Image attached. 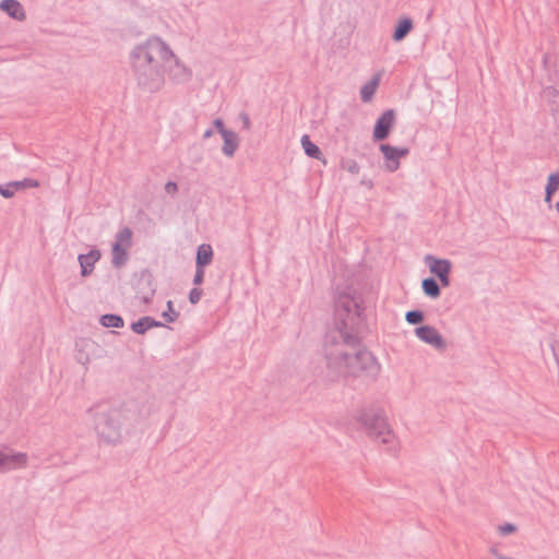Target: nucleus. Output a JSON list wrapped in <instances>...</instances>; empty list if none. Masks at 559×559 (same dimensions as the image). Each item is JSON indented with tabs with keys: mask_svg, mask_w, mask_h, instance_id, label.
Returning a JSON list of instances; mask_svg holds the SVG:
<instances>
[{
	"mask_svg": "<svg viewBox=\"0 0 559 559\" xmlns=\"http://www.w3.org/2000/svg\"><path fill=\"white\" fill-rule=\"evenodd\" d=\"M360 296L352 288L338 293L335 300L336 326L325 337L324 359L335 379L354 378L374 382L381 371L377 357L360 345L357 329L361 323Z\"/></svg>",
	"mask_w": 559,
	"mask_h": 559,
	"instance_id": "obj_1",
	"label": "nucleus"
},
{
	"mask_svg": "<svg viewBox=\"0 0 559 559\" xmlns=\"http://www.w3.org/2000/svg\"><path fill=\"white\" fill-rule=\"evenodd\" d=\"M129 67L136 86L147 93L163 90L166 74L177 85L187 84L193 75L192 69L158 35H150L130 49Z\"/></svg>",
	"mask_w": 559,
	"mask_h": 559,
	"instance_id": "obj_2",
	"label": "nucleus"
},
{
	"mask_svg": "<svg viewBox=\"0 0 559 559\" xmlns=\"http://www.w3.org/2000/svg\"><path fill=\"white\" fill-rule=\"evenodd\" d=\"M142 419L140 406L134 402L98 409L94 414V430L100 443L118 445Z\"/></svg>",
	"mask_w": 559,
	"mask_h": 559,
	"instance_id": "obj_3",
	"label": "nucleus"
},
{
	"mask_svg": "<svg viewBox=\"0 0 559 559\" xmlns=\"http://www.w3.org/2000/svg\"><path fill=\"white\" fill-rule=\"evenodd\" d=\"M356 420L374 441L389 448L396 447V436L382 409L373 407L362 408L357 413Z\"/></svg>",
	"mask_w": 559,
	"mask_h": 559,
	"instance_id": "obj_4",
	"label": "nucleus"
},
{
	"mask_svg": "<svg viewBox=\"0 0 559 559\" xmlns=\"http://www.w3.org/2000/svg\"><path fill=\"white\" fill-rule=\"evenodd\" d=\"M133 233L129 227L120 229L111 247V264L120 269L129 260V250L132 247Z\"/></svg>",
	"mask_w": 559,
	"mask_h": 559,
	"instance_id": "obj_5",
	"label": "nucleus"
},
{
	"mask_svg": "<svg viewBox=\"0 0 559 559\" xmlns=\"http://www.w3.org/2000/svg\"><path fill=\"white\" fill-rule=\"evenodd\" d=\"M28 456L24 452H15L10 448L0 450V473L25 468Z\"/></svg>",
	"mask_w": 559,
	"mask_h": 559,
	"instance_id": "obj_6",
	"label": "nucleus"
},
{
	"mask_svg": "<svg viewBox=\"0 0 559 559\" xmlns=\"http://www.w3.org/2000/svg\"><path fill=\"white\" fill-rule=\"evenodd\" d=\"M424 261L430 273L438 277L441 286L448 287L450 285V273L452 270L451 261L448 259L436 258L431 254H427Z\"/></svg>",
	"mask_w": 559,
	"mask_h": 559,
	"instance_id": "obj_7",
	"label": "nucleus"
},
{
	"mask_svg": "<svg viewBox=\"0 0 559 559\" xmlns=\"http://www.w3.org/2000/svg\"><path fill=\"white\" fill-rule=\"evenodd\" d=\"M380 152L384 158V169L389 173L396 171L401 166V158L406 157L409 153L407 147H397L390 144H380Z\"/></svg>",
	"mask_w": 559,
	"mask_h": 559,
	"instance_id": "obj_8",
	"label": "nucleus"
},
{
	"mask_svg": "<svg viewBox=\"0 0 559 559\" xmlns=\"http://www.w3.org/2000/svg\"><path fill=\"white\" fill-rule=\"evenodd\" d=\"M417 338L421 342L432 346L438 350H444L447 348V342L438 330L431 325H421L414 330Z\"/></svg>",
	"mask_w": 559,
	"mask_h": 559,
	"instance_id": "obj_9",
	"label": "nucleus"
},
{
	"mask_svg": "<svg viewBox=\"0 0 559 559\" xmlns=\"http://www.w3.org/2000/svg\"><path fill=\"white\" fill-rule=\"evenodd\" d=\"M395 122V114L392 109L385 110L376 121L373 129V140L382 141L390 134L391 129Z\"/></svg>",
	"mask_w": 559,
	"mask_h": 559,
	"instance_id": "obj_10",
	"label": "nucleus"
},
{
	"mask_svg": "<svg viewBox=\"0 0 559 559\" xmlns=\"http://www.w3.org/2000/svg\"><path fill=\"white\" fill-rule=\"evenodd\" d=\"M0 11L17 22H24L27 17L26 11L19 0H1Z\"/></svg>",
	"mask_w": 559,
	"mask_h": 559,
	"instance_id": "obj_11",
	"label": "nucleus"
},
{
	"mask_svg": "<svg viewBox=\"0 0 559 559\" xmlns=\"http://www.w3.org/2000/svg\"><path fill=\"white\" fill-rule=\"evenodd\" d=\"M102 258V253L98 249L93 248L90 252L84 254H79L78 261L81 269V276L87 277L90 276L95 267L96 262Z\"/></svg>",
	"mask_w": 559,
	"mask_h": 559,
	"instance_id": "obj_12",
	"label": "nucleus"
},
{
	"mask_svg": "<svg viewBox=\"0 0 559 559\" xmlns=\"http://www.w3.org/2000/svg\"><path fill=\"white\" fill-rule=\"evenodd\" d=\"M222 152L226 157H233L239 147V136L235 131L224 132Z\"/></svg>",
	"mask_w": 559,
	"mask_h": 559,
	"instance_id": "obj_13",
	"label": "nucleus"
},
{
	"mask_svg": "<svg viewBox=\"0 0 559 559\" xmlns=\"http://www.w3.org/2000/svg\"><path fill=\"white\" fill-rule=\"evenodd\" d=\"M213 249L209 243H202L198 247L195 257V266L204 267L213 260Z\"/></svg>",
	"mask_w": 559,
	"mask_h": 559,
	"instance_id": "obj_14",
	"label": "nucleus"
},
{
	"mask_svg": "<svg viewBox=\"0 0 559 559\" xmlns=\"http://www.w3.org/2000/svg\"><path fill=\"white\" fill-rule=\"evenodd\" d=\"M413 27L414 24L409 17L400 19L392 35L393 40H403L407 36V34L413 29Z\"/></svg>",
	"mask_w": 559,
	"mask_h": 559,
	"instance_id": "obj_15",
	"label": "nucleus"
},
{
	"mask_svg": "<svg viewBox=\"0 0 559 559\" xmlns=\"http://www.w3.org/2000/svg\"><path fill=\"white\" fill-rule=\"evenodd\" d=\"M559 189V169L555 173H551L547 178V183L545 187V202L550 205L552 195Z\"/></svg>",
	"mask_w": 559,
	"mask_h": 559,
	"instance_id": "obj_16",
	"label": "nucleus"
},
{
	"mask_svg": "<svg viewBox=\"0 0 559 559\" xmlns=\"http://www.w3.org/2000/svg\"><path fill=\"white\" fill-rule=\"evenodd\" d=\"M379 82L380 75L378 74L362 85V87L360 88V96L364 103H369L372 99L378 88Z\"/></svg>",
	"mask_w": 559,
	"mask_h": 559,
	"instance_id": "obj_17",
	"label": "nucleus"
},
{
	"mask_svg": "<svg viewBox=\"0 0 559 559\" xmlns=\"http://www.w3.org/2000/svg\"><path fill=\"white\" fill-rule=\"evenodd\" d=\"M154 326H163V324L150 317H143L131 324L132 331L136 334H144L147 330Z\"/></svg>",
	"mask_w": 559,
	"mask_h": 559,
	"instance_id": "obj_18",
	"label": "nucleus"
},
{
	"mask_svg": "<svg viewBox=\"0 0 559 559\" xmlns=\"http://www.w3.org/2000/svg\"><path fill=\"white\" fill-rule=\"evenodd\" d=\"M421 287L425 295L432 299H437L441 294L440 286L433 278L423 280Z\"/></svg>",
	"mask_w": 559,
	"mask_h": 559,
	"instance_id": "obj_19",
	"label": "nucleus"
},
{
	"mask_svg": "<svg viewBox=\"0 0 559 559\" xmlns=\"http://www.w3.org/2000/svg\"><path fill=\"white\" fill-rule=\"evenodd\" d=\"M301 145H302V148L305 150V153L309 156V157H312V158H320L321 156V151L320 148L318 147V145H316L314 143H312L310 141V138L309 135L305 134L301 136Z\"/></svg>",
	"mask_w": 559,
	"mask_h": 559,
	"instance_id": "obj_20",
	"label": "nucleus"
},
{
	"mask_svg": "<svg viewBox=\"0 0 559 559\" xmlns=\"http://www.w3.org/2000/svg\"><path fill=\"white\" fill-rule=\"evenodd\" d=\"M99 322L105 328H122L123 319L118 314H104L100 317Z\"/></svg>",
	"mask_w": 559,
	"mask_h": 559,
	"instance_id": "obj_21",
	"label": "nucleus"
},
{
	"mask_svg": "<svg viewBox=\"0 0 559 559\" xmlns=\"http://www.w3.org/2000/svg\"><path fill=\"white\" fill-rule=\"evenodd\" d=\"M424 313L419 310L407 311L405 314V320L409 324H418L424 321Z\"/></svg>",
	"mask_w": 559,
	"mask_h": 559,
	"instance_id": "obj_22",
	"label": "nucleus"
},
{
	"mask_svg": "<svg viewBox=\"0 0 559 559\" xmlns=\"http://www.w3.org/2000/svg\"><path fill=\"white\" fill-rule=\"evenodd\" d=\"M15 190H21L25 188H37L39 186L38 181L33 179H24L21 181H12Z\"/></svg>",
	"mask_w": 559,
	"mask_h": 559,
	"instance_id": "obj_23",
	"label": "nucleus"
},
{
	"mask_svg": "<svg viewBox=\"0 0 559 559\" xmlns=\"http://www.w3.org/2000/svg\"><path fill=\"white\" fill-rule=\"evenodd\" d=\"M178 316H179L178 312L173 307V301L169 300L167 302V310L162 313V317L167 322H174L178 318Z\"/></svg>",
	"mask_w": 559,
	"mask_h": 559,
	"instance_id": "obj_24",
	"label": "nucleus"
},
{
	"mask_svg": "<svg viewBox=\"0 0 559 559\" xmlns=\"http://www.w3.org/2000/svg\"><path fill=\"white\" fill-rule=\"evenodd\" d=\"M342 167L348 173L356 175L360 170L359 164L355 159H346L342 163Z\"/></svg>",
	"mask_w": 559,
	"mask_h": 559,
	"instance_id": "obj_25",
	"label": "nucleus"
},
{
	"mask_svg": "<svg viewBox=\"0 0 559 559\" xmlns=\"http://www.w3.org/2000/svg\"><path fill=\"white\" fill-rule=\"evenodd\" d=\"M497 531L500 535L507 536L515 533L518 531V527L512 523H504L501 525H498Z\"/></svg>",
	"mask_w": 559,
	"mask_h": 559,
	"instance_id": "obj_26",
	"label": "nucleus"
},
{
	"mask_svg": "<svg viewBox=\"0 0 559 559\" xmlns=\"http://www.w3.org/2000/svg\"><path fill=\"white\" fill-rule=\"evenodd\" d=\"M15 191L16 190L14 189L12 181L5 186L0 185V194L5 199L12 198L15 194Z\"/></svg>",
	"mask_w": 559,
	"mask_h": 559,
	"instance_id": "obj_27",
	"label": "nucleus"
},
{
	"mask_svg": "<svg viewBox=\"0 0 559 559\" xmlns=\"http://www.w3.org/2000/svg\"><path fill=\"white\" fill-rule=\"evenodd\" d=\"M205 270L204 267L195 266V274L193 277V284L194 285H201L204 280Z\"/></svg>",
	"mask_w": 559,
	"mask_h": 559,
	"instance_id": "obj_28",
	"label": "nucleus"
},
{
	"mask_svg": "<svg viewBox=\"0 0 559 559\" xmlns=\"http://www.w3.org/2000/svg\"><path fill=\"white\" fill-rule=\"evenodd\" d=\"M202 289L200 288H193L191 289L190 294H189V300L191 304L195 305L200 301L201 297H202Z\"/></svg>",
	"mask_w": 559,
	"mask_h": 559,
	"instance_id": "obj_29",
	"label": "nucleus"
},
{
	"mask_svg": "<svg viewBox=\"0 0 559 559\" xmlns=\"http://www.w3.org/2000/svg\"><path fill=\"white\" fill-rule=\"evenodd\" d=\"M213 124H214V127L216 128V130L218 131V133L222 136L224 135V132H230L231 131V130L225 128L224 121L222 119H219V118L215 119L213 121Z\"/></svg>",
	"mask_w": 559,
	"mask_h": 559,
	"instance_id": "obj_30",
	"label": "nucleus"
},
{
	"mask_svg": "<svg viewBox=\"0 0 559 559\" xmlns=\"http://www.w3.org/2000/svg\"><path fill=\"white\" fill-rule=\"evenodd\" d=\"M164 189H165L166 193L174 195L178 191V186L174 181H168V182H166Z\"/></svg>",
	"mask_w": 559,
	"mask_h": 559,
	"instance_id": "obj_31",
	"label": "nucleus"
},
{
	"mask_svg": "<svg viewBox=\"0 0 559 559\" xmlns=\"http://www.w3.org/2000/svg\"><path fill=\"white\" fill-rule=\"evenodd\" d=\"M239 118L242 121L243 129L249 130L251 128L249 115L246 112H240Z\"/></svg>",
	"mask_w": 559,
	"mask_h": 559,
	"instance_id": "obj_32",
	"label": "nucleus"
},
{
	"mask_svg": "<svg viewBox=\"0 0 559 559\" xmlns=\"http://www.w3.org/2000/svg\"><path fill=\"white\" fill-rule=\"evenodd\" d=\"M489 552H490V554H491L496 559H498V557H500V556H501V554L498 551V549H497L496 547H491V548L489 549Z\"/></svg>",
	"mask_w": 559,
	"mask_h": 559,
	"instance_id": "obj_33",
	"label": "nucleus"
},
{
	"mask_svg": "<svg viewBox=\"0 0 559 559\" xmlns=\"http://www.w3.org/2000/svg\"><path fill=\"white\" fill-rule=\"evenodd\" d=\"M213 130L212 129H207L204 131L203 133V139L206 140V139H210L212 135H213Z\"/></svg>",
	"mask_w": 559,
	"mask_h": 559,
	"instance_id": "obj_34",
	"label": "nucleus"
},
{
	"mask_svg": "<svg viewBox=\"0 0 559 559\" xmlns=\"http://www.w3.org/2000/svg\"><path fill=\"white\" fill-rule=\"evenodd\" d=\"M361 185H364L370 189L373 187V183L371 180H361Z\"/></svg>",
	"mask_w": 559,
	"mask_h": 559,
	"instance_id": "obj_35",
	"label": "nucleus"
},
{
	"mask_svg": "<svg viewBox=\"0 0 559 559\" xmlns=\"http://www.w3.org/2000/svg\"><path fill=\"white\" fill-rule=\"evenodd\" d=\"M555 209H556V211L559 213V201H558V202H556V204H555Z\"/></svg>",
	"mask_w": 559,
	"mask_h": 559,
	"instance_id": "obj_36",
	"label": "nucleus"
}]
</instances>
